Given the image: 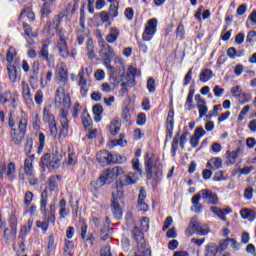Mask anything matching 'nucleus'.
<instances>
[{
  "label": "nucleus",
  "instance_id": "obj_36",
  "mask_svg": "<svg viewBox=\"0 0 256 256\" xmlns=\"http://www.w3.org/2000/svg\"><path fill=\"white\" fill-rule=\"evenodd\" d=\"M22 93L25 101H33L31 97V88H29V84L22 82Z\"/></svg>",
  "mask_w": 256,
  "mask_h": 256
},
{
  "label": "nucleus",
  "instance_id": "obj_17",
  "mask_svg": "<svg viewBox=\"0 0 256 256\" xmlns=\"http://www.w3.org/2000/svg\"><path fill=\"white\" fill-rule=\"evenodd\" d=\"M123 177L120 178L121 180L116 182V187L113 188V191L117 193V190L119 189V183H121L122 191H123V185H133L134 183H137V176L133 173H129L128 175H122Z\"/></svg>",
  "mask_w": 256,
  "mask_h": 256
},
{
  "label": "nucleus",
  "instance_id": "obj_35",
  "mask_svg": "<svg viewBox=\"0 0 256 256\" xmlns=\"http://www.w3.org/2000/svg\"><path fill=\"white\" fill-rule=\"evenodd\" d=\"M8 76L12 83H15L17 81V68L13 64H8Z\"/></svg>",
  "mask_w": 256,
  "mask_h": 256
},
{
  "label": "nucleus",
  "instance_id": "obj_12",
  "mask_svg": "<svg viewBox=\"0 0 256 256\" xmlns=\"http://www.w3.org/2000/svg\"><path fill=\"white\" fill-rule=\"evenodd\" d=\"M9 225L10 229L6 228L3 234L5 243H9V241L17 239V216H10Z\"/></svg>",
  "mask_w": 256,
  "mask_h": 256
},
{
  "label": "nucleus",
  "instance_id": "obj_4",
  "mask_svg": "<svg viewBox=\"0 0 256 256\" xmlns=\"http://www.w3.org/2000/svg\"><path fill=\"white\" fill-rule=\"evenodd\" d=\"M27 115L23 114L20 116L17 128H12L10 131V141L14 143V145H21L23 143V139H25V133H27Z\"/></svg>",
  "mask_w": 256,
  "mask_h": 256
},
{
  "label": "nucleus",
  "instance_id": "obj_39",
  "mask_svg": "<svg viewBox=\"0 0 256 256\" xmlns=\"http://www.w3.org/2000/svg\"><path fill=\"white\" fill-rule=\"evenodd\" d=\"M194 95H195L194 90H190L188 92V96H187L186 103H185V107H187L188 111L195 109V105H193V96Z\"/></svg>",
  "mask_w": 256,
  "mask_h": 256
},
{
  "label": "nucleus",
  "instance_id": "obj_1",
  "mask_svg": "<svg viewBox=\"0 0 256 256\" xmlns=\"http://www.w3.org/2000/svg\"><path fill=\"white\" fill-rule=\"evenodd\" d=\"M56 81L59 83V87L55 93V104L64 105L66 109L71 107V96L66 91L69 89L67 83L69 82V73L67 72V66L65 63H60L56 67Z\"/></svg>",
  "mask_w": 256,
  "mask_h": 256
},
{
  "label": "nucleus",
  "instance_id": "obj_21",
  "mask_svg": "<svg viewBox=\"0 0 256 256\" xmlns=\"http://www.w3.org/2000/svg\"><path fill=\"white\" fill-rule=\"evenodd\" d=\"M145 199H147V192L145 191V188H140V192L138 195V209L139 211H148L149 205L147 202H145Z\"/></svg>",
  "mask_w": 256,
  "mask_h": 256
},
{
  "label": "nucleus",
  "instance_id": "obj_20",
  "mask_svg": "<svg viewBox=\"0 0 256 256\" xmlns=\"http://www.w3.org/2000/svg\"><path fill=\"white\" fill-rule=\"evenodd\" d=\"M33 161H35V155H28L24 160V173L27 176L34 175Z\"/></svg>",
  "mask_w": 256,
  "mask_h": 256
},
{
  "label": "nucleus",
  "instance_id": "obj_25",
  "mask_svg": "<svg viewBox=\"0 0 256 256\" xmlns=\"http://www.w3.org/2000/svg\"><path fill=\"white\" fill-rule=\"evenodd\" d=\"M232 97H237L239 101L244 105V103H249V100H241L242 97H247V93L243 92L241 86L237 85L231 89Z\"/></svg>",
  "mask_w": 256,
  "mask_h": 256
},
{
  "label": "nucleus",
  "instance_id": "obj_63",
  "mask_svg": "<svg viewBox=\"0 0 256 256\" xmlns=\"http://www.w3.org/2000/svg\"><path fill=\"white\" fill-rule=\"evenodd\" d=\"M254 41H256V31L251 30L247 34L246 43H253Z\"/></svg>",
  "mask_w": 256,
  "mask_h": 256
},
{
  "label": "nucleus",
  "instance_id": "obj_38",
  "mask_svg": "<svg viewBox=\"0 0 256 256\" xmlns=\"http://www.w3.org/2000/svg\"><path fill=\"white\" fill-rule=\"evenodd\" d=\"M211 77H213V71L210 69H204L200 73V81H202V83H207Z\"/></svg>",
  "mask_w": 256,
  "mask_h": 256
},
{
  "label": "nucleus",
  "instance_id": "obj_49",
  "mask_svg": "<svg viewBox=\"0 0 256 256\" xmlns=\"http://www.w3.org/2000/svg\"><path fill=\"white\" fill-rule=\"evenodd\" d=\"M109 131L111 135H117L121 131V124L118 121L111 122L109 126Z\"/></svg>",
  "mask_w": 256,
  "mask_h": 256
},
{
  "label": "nucleus",
  "instance_id": "obj_57",
  "mask_svg": "<svg viewBox=\"0 0 256 256\" xmlns=\"http://www.w3.org/2000/svg\"><path fill=\"white\" fill-rule=\"evenodd\" d=\"M176 35L180 39H183V37L185 36V26L183 25V22H180L178 24V27H177V30H176Z\"/></svg>",
  "mask_w": 256,
  "mask_h": 256
},
{
  "label": "nucleus",
  "instance_id": "obj_42",
  "mask_svg": "<svg viewBox=\"0 0 256 256\" xmlns=\"http://www.w3.org/2000/svg\"><path fill=\"white\" fill-rule=\"evenodd\" d=\"M108 14L112 19H115V17L119 15V2H113V4L110 5Z\"/></svg>",
  "mask_w": 256,
  "mask_h": 256
},
{
  "label": "nucleus",
  "instance_id": "obj_2",
  "mask_svg": "<svg viewBox=\"0 0 256 256\" xmlns=\"http://www.w3.org/2000/svg\"><path fill=\"white\" fill-rule=\"evenodd\" d=\"M63 17H67L65 12H60L58 15H56L52 20V27L56 30V33L59 37V40L56 44V49L61 57H63V59H67V57H69V47L67 46L69 32L59 29V25H61Z\"/></svg>",
  "mask_w": 256,
  "mask_h": 256
},
{
  "label": "nucleus",
  "instance_id": "obj_14",
  "mask_svg": "<svg viewBox=\"0 0 256 256\" xmlns=\"http://www.w3.org/2000/svg\"><path fill=\"white\" fill-rule=\"evenodd\" d=\"M155 33H157V19L153 18L150 19L145 26V30L142 35L143 41H151Z\"/></svg>",
  "mask_w": 256,
  "mask_h": 256
},
{
  "label": "nucleus",
  "instance_id": "obj_3",
  "mask_svg": "<svg viewBox=\"0 0 256 256\" xmlns=\"http://www.w3.org/2000/svg\"><path fill=\"white\" fill-rule=\"evenodd\" d=\"M145 171L146 179L154 181H161L163 178V165L159 162H155L153 155L146 153L145 157Z\"/></svg>",
  "mask_w": 256,
  "mask_h": 256
},
{
  "label": "nucleus",
  "instance_id": "obj_29",
  "mask_svg": "<svg viewBox=\"0 0 256 256\" xmlns=\"http://www.w3.org/2000/svg\"><path fill=\"white\" fill-rule=\"evenodd\" d=\"M101 55L106 59H113V57H115V50H113V47L111 45L103 44L101 49Z\"/></svg>",
  "mask_w": 256,
  "mask_h": 256
},
{
  "label": "nucleus",
  "instance_id": "obj_45",
  "mask_svg": "<svg viewBox=\"0 0 256 256\" xmlns=\"http://www.w3.org/2000/svg\"><path fill=\"white\" fill-rule=\"evenodd\" d=\"M219 251V247L215 244H209L206 248V256H217V253Z\"/></svg>",
  "mask_w": 256,
  "mask_h": 256
},
{
  "label": "nucleus",
  "instance_id": "obj_19",
  "mask_svg": "<svg viewBox=\"0 0 256 256\" xmlns=\"http://www.w3.org/2000/svg\"><path fill=\"white\" fill-rule=\"evenodd\" d=\"M210 211L212 213H214V215L219 217V219H221L222 221H227V217L225 215H229V214L233 213V209H231V207H226L224 209H220L217 206H212L210 208Z\"/></svg>",
  "mask_w": 256,
  "mask_h": 256
},
{
  "label": "nucleus",
  "instance_id": "obj_28",
  "mask_svg": "<svg viewBox=\"0 0 256 256\" xmlns=\"http://www.w3.org/2000/svg\"><path fill=\"white\" fill-rule=\"evenodd\" d=\"M53 7H55V1L49 0V2H44L41 8L42 17H49L53 11Z\"/></svg>",
  "mask_w": 256,
  "mask_h": 256
},
{
  "label": "nucleus",
  "instance_id": "obj_8",
  "mask_svg": "<svg viewBox=\"0 0 256 256\" xmlns=\"http://www.w3.org/2000/svg\"><path fill=\"white\" fill-rule=\"evenodd\" d=\"M40 165L43 171H45V167H48V169H59L61 166V155H59L58 151L52 154H44L40 159Z\"/></svg>",
  "mask_w": 256,
  "mask_h": 256
},
{
  "label": "nucleus",
  "instance_id": "obj_54",
  "mask_svg": "<svg viewBox=\"0 0 256 256\" xmlns=\"http://www.w3.org/2000/svg\"><path fill=\"white\" fill-rule=\"evenodd\" d=\"M38 153H43V149L45 148V134L40 133L38 136Z\"/></svg>",
  "mask_w": 256,
  "mask_h": 256
},
{
  "label": "nucleus",
  "instance_id": "obj_11",
  "mask_svg": "<svg viewBox=\"0 0 256 256\" xmlns=\"http://www.w3.org/2000/svg\"><path fill=\"white\" fill-rule=\"evenodd\" d=\"M96 159L100 165H109V163H123L121 156L113 155L107 150H101L96 154Z\"/></svg>",
  "mask_w": 256,
  "mask_h": 256
},
{
  "label": "nucleus",
  "instance_id": "obj_64",
  "mask_svg": "<svg viewBox=\"0 0 256 256\" xmlns=\"http://www.w3.org/2000/svg\"><path fill=\"white\" fill-rule=\"evenodd\" d=\"M140 223L142 231H149V218L143 217Z\"/></svg>",
  "mask_w": 256,
  "mask_h": 256
},
{
  "label": "nucleus",
  "instance_id": "obj_56",
  "mask_svg": "<svg viewBox=\"0 0 256 256\" xmlns=\"http://www.w3.org/2000/svg\"><path fill=\"white\" fill-rule=\"evenodd\" d=\"M33 192L31 191H28L25 193V196H24V205L25 207H29V205H31V201H33Z\"/></svg>",
  "mask_w": 256,
  "mask_h": 256
},
{
  "label": "nucleus",
  "instance_id": "obj_5",
  "mask_svg": "<svg viewBox=\"0 0 256 256\" xmlns=\"http://www.w3.org/2000/svg\"><path fill=\"white\" fill-rule=\"evenodd\" d=\"M209 231H211V229L209 228V225L200 223L199 217L194 216L192 217L190 224L188 225L185 233L188 237L195 235V233L204 237L205 235H209Z\"/></svg>",
  "mask_w": 256,
  "mask_h": 256
},
{
  "label": "nucleus",
  "instance_id": "obj_30",
  "mask_svg": "<svg viewBox=\"0 0 256 256\" xmlns=\"http://www.w3.org/2000/svg\"><path fill=\"white\" fill-rule=\"evenodd\" d=\"M39 79V61H35L30 72L29 81L30 83H35Z\"/></svg>",
  "mask_w": 256,
  "mask_h": 256
},
{
  "label": "nucleus",
  "instance_id": "obj_48",
  "mask_svg": "<svg viewBox=\"0 0 256 256\" xmlns=\"http://www.w3.org/2000/svg\"><path fill=\"white\" fill-rule=\"evenodd\" d=\"M22 27L25 35H27L29 39H32V37H37V34L33 33V28H31V25L27 24V22H23Z\"/></svg>",
  "mask_w": 256,
  "mask_h": 256
},
{
  "label": "nucleus",
  "instance_id": "obj_13",
  "mask_svg": "<svg viewBox=\"0 0 256 256\" xmlns=\"http://www.w3.org/2000/svg\"><path fill=\"white\" fill-rule=\"evenodd\" d=\"M58 107H64V109L60 113V123H61V130H60V135L63 137H67L69 133V119H68V113L67 110L71 108H66L63 104H57Z\"/></svg>",
  "mask_w": 256,
  "mask_h": 256
},
{
  "label": "nucleus",
  "instance_id": "obj_24",
  "mask_svg": "<svg viewBox=\"0 0 256 256\" xmlns=\"http://www.w3.org/2000/svg\"><path fill=\"white\" fill-rule=\"evenodd\" d=\"M53 79V71L51 70H47L46 72H42L40 74V85L43 89H45V87L47 85H49V83H51V80Z\"/></svg>",
  "mask_w": 256,
  "mask_h": 256
},
{
  "label": "nucleus",
  "instance_id": "obj_47",
  "mask_svg": "<svg viewBox=\"0 0 256 256\" xmlns=\"http://www.w3.org/2000/svg\"><path fill=\"white\" fill-rule=\"evenodd\" d=\"M33 218H29L27 225H24L21 229V234L22 235H29V233H31V229H33Z\"/></svg>",
  "mask_w": 256,
  "mask_h": 256
},
{
  "label": "nucleus",
  "instance_id": "obj_40",
  "mask_svg": "<svg viewBox=\"0 0 256 256\" xmlns=\"http://www.w3.org/2000/svg\"><path fill=\"white\" fill-rule=\"evenodd\" d=\"M25 18H27L28 21H35V13L31 10H24L19 16V21H23Z\"/></svg>",
  "mask_w": 256,
  "mask_h": 256
},
{
  "label": "nucleus",
  "instance_id": "obj_61",
  "mask_svg": "<svg viewBox=\"0 0 256 256\" xmlns=\"http://www.w3.org/2000/svg\"><path fill=\"white\" fill-rule=\"evenodd\" d=\"M47 249L48 251H53L55 249V236L53 234L48 237Z\"/></svg>",
  "mask_w": 256,
  "mask_h": 256
},
{
  "label": "nucleus",
  "instance_id": "obj_62",
  "mask_svg": "<svg viewBox=\"0 0 256 256\" xmlns=\"http://www.w3.org/2000/svg\"><path fill=\"white\" fill-rule=\"evenodd\" d=\"M102 23H109V19H111V15L107 13V11H102L98 14Z\"/></svg>",
  "mask_w": 256,
  "mask_h": 256
},
{
  "label": "nucleus",
  "instance_id": "obj_27",
  "mask_svg": "<svg viewBox=\"0 0 256 256\" xmlns=\"http://www.w3.org/2000/svg\"><path fill=\"white\" fill-rule=\"evenodd\" d=\"M206 167H209L213 171H217V169H221V167H223V160L219 157L211 158L207 162Z\"/></svg>",
  "mask_w": 256,
  "mask_h": 256
},
{
  "label": "nucleus",
  "instance_id": "obj_26",
  "mask_svg": "<svg viewBox=\"0 0 256 256\" xmlns=\"http://www.w3.org/2000/svg\"><path fill=\"white\" fill-rule=\"evenodd\" d=\"M240 216L242 219L253 222L256 219V212L255 210H251L249 208H242L240 210Z\"/></svg>",
  "mask_w": 256,
  "mask_h": 256
},
{
  "label": "nucleus",
  "instance_id": "obj_52",
  "mask_svg": "<svg viewBox=\"0 0 256 256\" xmlns=\"http://www.w3.org/2000/svg\"><path fill=\"white\" fill-rule=\"evenodd\" d=\"M121 117H122L124 123H129V121H131V112L129 111L128 107H124L122 109Z\"/></svg>",
  "mask_w": 256,
  "mask_h": 256
},
{
  "label": "nucleus",
  "instance_id": "obj_43",
  "mask_svg": "<svg viewBox=\"0 0 256 256\" xmlns=\"http://www.w3.org/2000/svg\"><path fill=\"white\" fill-rule=\"evenodd\" d=\"M39 57H41L44 61L49 60V45L43 43L41 50L38 53Z\"/></svg>",
  "mask_w": 256,
  "mask_h": 256
},
{
  "label": "nucleus",
  "instance_id": "obj_7",
  "mask_svg": "<svg viewBox=\"0 0 256 256\" xmlns=\"http://www.w3.org/2000/svg\"><path fill=\"white\" fill-rule=\"evenodd\" d=\"M122 184H118V190L115 192L112 191V204L111 209L115 219H122L123 218V208H121V199L124 197V192L121 189Z\"/></svg>",
  "mask_w": 256,
  "mask_h": 256
},
{
  "label": "nucleus",
  "instance_id": "obj_59",
  "mask_svg": "<svg viewBox=\"0 0 256 256\" xmlns=\"http://www.w3.org/2000/svg\"><path fill=\"white\" fill-rule=\"evenodd\" d=\"M34 101L37 105H43V91L42 90H37Z\"/></svg>",
  "mask_w": 256,
  "mask_h": 256
},
{
  "label": "nucleus",
  "instance_id": "obj_37",
  "mask_svg": "<svg viewBox=\"0 0 256 256\" xmlns=\"http://www.w3.org/2000/svg\"><path fill=\"white\" fill-rule=\"evenodd\" d=\"M47 199H48V194L47 190H44L41 194V202H40V211L41 213H47Z\"/></svg>",
  "mask_w": 256,
  "mask_h": 256
},
{
  "label": "nucleus",
  "instance_id": "obj_32",
  "mask_svg": "<svg viewBox=\"0 0 256 256\" xmlns=\"http://www.w3.org/2000/svg\"><path fill=\"white\" fill-rule=\"evenodd\" d=\"M92 111L94 113V120L96 121V123H99L103 115V106H101L100 104H96L93 106Z\"/></svg>",
  "mask_w": 256,
  "mask_h": 256
},
{
  "label": "nucleus",
  "instance_id": "obj_41",
  "mask_svg": "<svg viewBox=\"0 0 256 256\" xmlns=\"http://www.w3.org/2000/svg\"><path fill=\"white\" fill-rule=\"evenodd\" d=\"M108 75L110 78V81L112 82L113 87H117V72L115 71V68L113 66H108Z\"/></svg>",
  "mask_w": 256,
  "mask_h": 256
},
{
  "label": "nucleus",
  "instance_id": "obj_31",
  "mask_svg": "<svg viewBox=\"0 0 256 256\" xmlns=\"http://www.w3.org/2000/svg\"><path fill=\"white\" fill-rule=\"evenodd\" d=\"M81 121L84 126V129H89V127L93 125V120L91 119V116L89 115V112L87 110H84L82 112Z\"/></svg>",
  "mask_w": 256,
  "mask_h": 256
},
{
  "label": "nucleus",
  "instance_id": "obj_50",
  "mask_svg": "<svg viewBox=\"0 0 256 256\" xmlns=\"http://www.w3.org/2000/svg\"><path fill=\"white\" fill-rule=\"evenodd\" d=\"M227 154H228V157L226 160L227 165H235L239 156H237V154L234 151H231V152L228 151Z\"/></svg>",
  "mask_w": 256,
  "mask_h": 256
},
{
  "label": "nucleus",
  "instance_id": "obj_46",
  "mask_svg": "<svg viewBox=\"0 0 256 256\" xmlns=\"http://www.w3.org/2000/svg\"><path fill=\"white\" fill-rule=\"evenodd\" d=\"M15 171H16L15 163L10 162V163L8 164V171H7V173H6V175H7L8 179H9V181H14V179H15V176H14Z\"/></svg>",
  "mask_w": 256,
  "mask_h": 256
},
{
  "label": "nucleus",
  "instance_id": "obj_16",
  "mask_svg": "<svg viewBox=\"0 0 256 256\" xmlns=\"http://www.w3.org/2000/svg\"><path fill=\"white\" fill-rule=\"evenodd\" d=\"M78 85L80 87V93L82 97H87V93L89 92V84L87 83V79H85V68L82 67L81 71L78 73Z\"/></svg>",
  "mask_w": 256,
  "mask_h": 256
},
{
  "label": "nucleus",
  "instance_id": "obj_15",
  "mask_svg": "<svg viewBox=\"0 0 256 256\" xmlns=\"http://www.w3.org/2000/svg\"><path fill=\"white\" fill-rule=\"evenodd\" d=\"M200 194V197L204 199V201H207L210 205H217L219 203V197L216 193H213V191L209 189H203L198 192Z\"/></svg>",
  "mask_w": 256,
  "mask_h": 256
},
{
  "label": "nucleus",
  "instance_id": "obj_51",
  "mask_svg": "<svg viewBox=\"0 0 256 256\" xmlns=\"http://www.w3.org/2000/svg\"><path fill=\"white\" fill-rule=\"evenodd\" d=\"M33 149V138H26V144L24 147V153L26 155H31V151Z\"/></svg>",
  "mask_w": 256,
  "mask_h": 256
},
{
  "label": "nucleus",
  "instance_id": "obj_34",
  "mask_svg": "<svg viewBox=\"0 0 256 256\" xmlns=\"http://www.w3.org/2000/svg\"><path fill=\"white\" fill-rule=\"evenodd\" d=\"M119 145L120 147H125L127 145V140H125V135L120 134V139L113 140L109 143V148L113 149L114 147H117Z\"/></svg>",
  "mask_w": 256,
  "mask_h": 256
},
{
  "label": "nucleus",
  "instance_id": "obj_23",
  "mask_svg": "<svg viewBox=\"0 0 256 256\" xmlns=\"http://www.w3.org/2000/svg\"><path fill=\"white\" fill-rule=\"evenodd\" d=\"M120 35L121 32L119 31V28L111 27L106 35L107 43H115L119 39Z\"/></svg>",
  "mask_w": 256,
  "mask_h": 256
},
{
  "label": "nucleus",
  "instance_id": "obj_44",
  "mask_svg": "<svg viewBox=\"0 0 256 256\" xmlns=\"http://www.w3.org/2000/svg\"><path fill=\"white\" fill-rule=\"evenodd\" d=\"M59 215L61 219H65L67 217V201L65 199H61L59 202Z\"/></svg>",
  "mask_w": 256,
  "mask_h": 256
},
{
  "label": "nucleus",
  "instance_id": "obj_55",
  "mask_svg": "<svg viewBox=\"0 0 256 256\" xmlns=\"http://www.w3.org/2000/svg\"><path fill=\"white\" fill-rule=\"evenodd\" d=\"M87 51H88V57L90 59H93L95 57V50L93 47V40H88L87 42Z\"/></svg>",
  "mask_w": 256,
  "mask_h": 256
},
{
  "label": "nucleus",
  "instance_id": "obj_33",
  "mask_svg": "<svg viewBox=\"0 0 256 256\" xmlns=\"http://www.w3.org/2000/svg\"><path fill=\"white\" fill-rule=\"evenodd\" d=\"M80 223H81V239H83L84 241H91L93 234L91 233L87 234V223L84 220H82Z\"/></svg>",
  "mask_w": 256,
  "mask_h": 256
},
{
  "label": "nucleus",
  "instance_id": "obj_9",
  "mask_svg": "<svg viewBox=\"0 0 256 256\" xmlns=\"http://www.w3.org/2000/svg\"><path fill=\"white\" fill-rule=\"evenodd\" d=\"M132 237H134L139 248L135 256H151V252L149 250H145V236L139 227H134Z\"/></svg>",
  "mask_w": 256,
  "mask_h": 256
},
{
  "label": "nucleus",
  "instance_id": "obj_10",
  "mask_svg": "<svg viewBox=\"0 0 256 256\" xmlns=\"http://www.w3.org/2000/svg\"><path fill=\"white\" fill-rule=\"evenodd\" d=\"M42 119L44 123H48L51 137L53 139L57 138V135H59V130L57 129V122L55 121V116L51 114V107L44 108Z\"/></svg>",
  "mask_w": 256,
  "mask_h": 256
},
{
  "label": "nucleus",
  "instance_id": "obj_18",
  "mask_svg": "<svg viewBox=\"0 0 256 256\" xmlns=\"http://www.w3.org/2000/svg\"><path fill=\"white\" fill-rule=\"evenodd\" d=\"M195 101L197 103V108L199 111V118L203 119V117H205L209 111V108H207V102L205 101V99L201 98L200 94H197L195 96Z\"/></svg>",
  "mask_w": 256,
  "mask_h": 256
},
{
  "label": "nucleus",
  "instance_id": "obj_58",
  "mask_svg": "<svg viewBox=\"0 0 256 256\" xmlns=\"http://www.w3.org/2000/svg\"><path fill=\"white\" fill-rule=\"evenodd\" d=\"M15 49L14 48H9L6 56V61L9 63V65H12L13 60L15 59Z\"/></svg>",
  "mask_w": 256,
  "mask_h": 256
},
{
  "label": "nucleus",
  "instance_id": "obj_60",
  "mask_svg": "<svg viewBox=\"0 0 256 256\" xmlns=\"http://www.w3.org/2000/svg\"><path fill=\"white\" fill-rule=\"evenodd\" d=\"M49 187L51 191H57L59 189L57 186V178H55V176L49 178Z\"/></svg>",
  "mask_w": 256,
  "mask_h": 256
},
{
  "label": "nucleus",
  "instance_id": "obj_22",
  "mask_svg": "<svg viewBox=\"0 0 256 256\" xmlns=\"http://www.w3.org/2000/svg\"><path fill=\"white\" fill-rule=\"evenodd\" d=\"M201 194H199V192L194 195L191 198V203H192V207H191V211H194V213H201V211H203V205L201 204Z\"/></svg>",
  "mask_w": 256,
  "mask_h": 256
},
{
  "label": "nucleus",
  "instance_id": "obj_53",
  "mask_svg": "<svg viewBox=\"0 0 256 256\" xmlns=\"http://www.w3.org/2000/svg\"><path fill=\"white\" fill-rule=\"evenodd\" d=\"M136 123L140 127H143L147 123V115L145 113H139L136 118Z\"/></svg>",
  "mask_w": 256,
  "mask_h": 256
},
{
  "label": "nucleus",
  "instance_id": "obj_6",
  "mask_svg": "<svg viewBox=\"0 0 256 256\" xmlns=\"http://www.w3.org/2000/svg\"><path fill=\"white\" fill-rule=\"evenodd\" d=\"M125 175V170L122 167L116 166L114 168H108L103 174L99 177L97 183L100 187L103 185H109L113 179H117V177H123Z\"/></svg>",
  "mask_w": 256,
  "mask_h": 256
}]
</instances>
